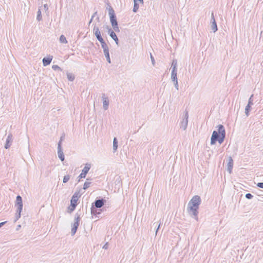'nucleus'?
Here are the masks:
<instances>
[{"label": "nucleus", "instance_id": "obj_17", "mask_svg": "<svg viewBox=\"0 0 263 263\" xmlns=\"http://www.w3.org/2000/svg\"><path fill=\"white\" fill-rule=\"evenodd\" d=\"M110 32V34H109V35L111 37V39H112L115 42H116V44L118 45H119V40H118V38L117 37V36L116 35V34L115 33V31H109Z\"/></svg>", "mask_w": 263, "mask_h": 263}, {"label": "nucleus", "instance_id": "obj_20", "mask_svg": "<svg viewBox=\"0 0 263 263\" xmlns=\"http://www.w3.org/2000/svg\"><path fill=\"white\" fill-rule=\"evenodd\" d=\"M134 5L133 11L134 12L136 13L137 12L138 10L139 9V8L137 0H134Z\"/></svg>", "mask_w": 263, "mask_h": 263}, {"label": "nucleus", "instance_id": "obj_39", "mask_svg": "<svg viewBox=\"0 0 263 263\" xmlns=\"http://www.w3.org/2000/svg\"><path fill=\"white\" fill-rule=\"evenodd\" d=\"M151 60H152V64H153V65H155V61L154 58L153 57V55H152V54H151Z\"/></svg>", "mask_w": 263, "mask_h": 263}, {"label": "nucleus", "instance_id": "obj_47", "mask_svg": "<svg viewBox=\"0 0 263 263\" xmlns=\"http://www.w3.org/2000/svg\"><path fill=\"white\" fill-rule=\"evenodd\" d=\"M97 12H95V13L93 14L92 16H93V17H95V16H96V15L97 14Z\"/></svg>", "mask_w": 263, "mask_h": 263}, {"label": "nucleus", "instance_id": "obj_1", "mask_svg": "<svg viewBox=\"0 0 263 263\" xmlns=\"http://www.w3.org/2000/svg\"><path fill=\"white\" fill-rule=\"evenodd\" d=\"M201 202V200L200 196L195 195L192 197L188 203L187 209V212L196 220H198V210Z\"/></svg>", "mask_w": 263, "mask_h": 263}, {"label": "nucleus", "instance_id": "obj_19", "mask_svg": "<svg viewBox=\"0 0 263 263\" xmlns=\"http://www.w3.org/2000/svg\"><path fill=\"white\" fill-rule=\"evenodd\" d=\"M100 42V43L101 44V47H102V49L103 50V52L107 51V50H109L108 46L106 44V43H105V42L104 41V40H103V41H101Z\"/></svg>", "mask_w": 263, "mask_h": 263}, {"label": "nucleus", "instance_id": "obj_21", "mask_svg": "<svg viewBox=\"0 0 263 263\" xmlns=\"http://www.w3.org/2000/svg\"><path fill=\"white\" fill-rule=\"evenodd\" d=\"M118 148V140L116 138H114L113 140V152H115Z\"/></svg>", "mask_w": 263, "mask_h": 263}, {"label": "nucleus", "instance_id": "obj_26", "mask_svg": "<svg viewBox=\"0 0 263 263\" xmlns=\"http://www.w3.org/2000/svg\"><path fill=\"white\" fill-rule=\"evenodd\" d=\"M60 42L61 43L66 44L67 43V41L64 35H61L60 36Z\"/></svg>", "mask_w": 263, "mask_h": 263}, {"label": "nucleus", "instance_id": "obj_3", "mask_svg": "<svg viewBox=\"0 0 263 263\" xmlns=\"http://www.w3.org/2000/svg\"><path fill=\"white\" fill-rule=\"evenodd\" d=\"M23 206L22 197L20 195H17L15 202V206L17 208L15 216V222H16L21 217V213L23 209Z\"/></svg>", "mask_w": 263, "mask_h": 263}, {"label": "nucleus", "instance_id": "obj_34", "mask_svg": "<svg viewBox=\"0 0 263 263\" xmlns=\"http://www.w3.org/2000/svg\"><path fill=\"white\" fill-rule=\"evenodd\" d=\"M253 97V95H252L250 96V98L249 99L248 103L247 105H249L251 106V105H252L253 104V99H252Z\"/></svg>", "mask_w": 263, "mask_h": 263}, {"label": "nucleus", "instance_id": "obj_42", "mask_svg": "<svg viewBox=\"0 0 263 263\" xmlns=\"http://www.w3.org/2000/svg\"><path fill=\"white\" fill-rule=\"evenodd\" d=\"M44 10H45V11H48V7L47 4H44Z\"/></svg>", "mask_w": 263, "mask_h": 263}, {"label": "nucleus", "instance_id": "obj_40", "mask_svg": "<svg viewBox=\"0 0 263 263\" xmlns=\"http://www.w3.org/2000/svg\"><path fill=\"white\" fill-rule=\"evenodd\" d=\"M257 186L260 188L263 189V182H258Z\"/></svg>", "mask_w": 263, "mask_h": 263}, {"label": "nucleus", "instance_id": "obj_13", "mask_svg": "<svg viewBox=\"0 0 263 263\" xmlns=\"http://www.w3.org/2000/svg\"><path fill=\"white\" fill-rule=\"evenodd\" d=\"M102 100L103 108L105 110H107L108 108L109 100L108 98L105 97V95L104 93L102 95Z\"/></svg>", "mask_w": 263, "mask_h": 263}, {"label": "nucleus", "instance_id": "obj_45", "mask_svg": "<svg viewBox=\"0 0 263 263\" xmlns=\"http://www.w3.org/2000/svg\"><path fill=\"white\" fill-rule=\"evenodd\" d=\"M93 16H92L91 18V19H90V21L89 22V24H90L91 23V22H92V21L93 20Z\"/></svg>", "mask_w": 263, "mask_h": 263}, {"label": "nucleus", "instance_id": "obj_4", "mask_svg": "<svg viewBox=\"0 0 263 263\" xmlns=\"http://www.w3.org/2000/svg\"><path fill=\"white\" fill-rule=\"evenodd\" d=\"M108 5L109 6V16L110 22L112 26L113 25L118 24V22L114 9L109 4H108Z\"/></svg>", "mask_w": 263, "mask_h": 263}, {"label": "nucleus", "instance_id": "obj_2", "mask_svg": "<svg viewBox=\"0 0 263 263\" xmlns=\"http://www.w3.org/2000/svg\"><path fill=\"white\" fill-rule=\"evenodd\" d=\"M218 131L214 130L211 138V144L214 145L218 141L219 144H221L226 137V130L224 126L219 124L218 125Z\"/></svg>", "mask_w": 263, "mask_h": 263}, {"label": "nucleus", "instance_id": "obj_41", "mask_svg": "<svg viewBox=\"0 0 263 263\" xmlns=\"http://www.w3.org/2000/svg\"><path fill=\"white\" fill-rule=\"evenodd\" d=\"M108 242H106L103 247V249H104L105 250L107 249H108Z\"/></svg>", "mask_w": 263, "mask_h": 263}, {"label": "nucleus", "instance_id": "obj_6", "mask_svg": "<svg viewBox=\"0 0 263 263\" xmlns=\"http://www.w3.org/2000/svg\"><path fill=\"white\" fill-rule=\"evenodd\" d=\"M188 111L187 110H185L183 119H182V121L180 123V128H182L183 130H185L187 128L188 124Z\"/></svg>", "mask_w": 263, "mask_h": 263}, {"label": "nucleus", "instance_id": "obj_25", "mask_svg": "<svg viewBox=\"0 0 263 263\" xmlns=\"http://www.w3.org/2000/svg\"><path fill=\"white\" fill-rule=\"evenodd\" d=\"M104 53L105 58H106V60L107 61V62L109 63H111V61H110V57H109V50H107V51H104Z\"/></svg>", "mask_w": 263, "mask_h": 263}, {"label": "nucleus", "instance_id": "obj_12", "mask_svg": "<svg viewBox=\"0 0 263 263\" xmlns=\"http://www.w3.org/2000/svg\"><path fill=\"white\" fill-rule=\"evenodd\" d=\"M93 30L96 38L99 42L104 40L101 36V32L100 31V30L98 27L95 26L93 28Z\"/></svg>", "mask_w": 263, "mask_h": 263}, {"label": "nucleus", "instance_id": "obj_24", "mask_svg": "<svg viewBox=\"0 0 263 263\" xmlns=\"http://www.w3.org/2000/svg\"><path fill=\"white\" fill-rule=\"evenodd\" d=\"M177 61L176 59H174L173 60V62L172 63V65H171L172 69L177 70Z\"/></svg>", "mask_w": 263, "mask_h": 263}, {"label": "nucleus", "instance_id": "obj_11", "mask_svg": "<svg viewBox=\"0 0 263 263\" xmlns=\"http://www.w3.org/2000/svg\"><path fill=\"white\" fill-rule=\"evenodd\" d=\"M211 29L212 30L213 32H215L217 31V24L213 14V13H212L211 15Z\"/></svg>", "mask_w": 263, "mask_h": 263}, {"label": "nucleus", "instance_id": "obj_37", "mask_svg": "<svg viewBox=\"0 0 263 263\" xmlns=\"http://www.w3.org/2000/svg\"><path fill=\"white\" fill-rule=\"evenodd\" d=\"M173 82H174L175 87L176 88V89L177 90H178L179 85H178V80L174 81Z\"/></svg>", "mask_w": 263, "mask_h": 263}, {"label": "nucleus", "instance_id": "obj_30", "mask_svg": "<svg viewBox=\"0 0 263 263\" xmlns=\"http://www.w3.org/2000/svg\"><path fill=\"white\" fill-rule=\"evenodd\" d=\"M114 30L116 32H120V29L118 27V24L112 25Z\"/></svg>", "mask_w": 263, "mask_h": 263}, {"label": "nucleus", "instance_id": "obj_15", "mask_svg": "<svg viewBox=\"0 0 263 263\" xmlns=\"http://www.w3.org/2000/svg\"><path fill=\"white\" fill-rule=\"evenodd\" d=\"M52 60V56L49 55L48 57H45L43 59V64L46 66L50 64Z\"/></svg>", "mask_w": 263, "mask_h": 263}, {"label": "nucleus", "instance_id": "obj_29", "mask_svg": "<svg viewBox=\"0 0 263 263\" xmlns=\"http://www.w3.org/2000/svg\"><path fill=\"white\" fill-rule=\"evenodd\" d=\"M251 105H247L246 106V108H245V114L246 115V116L248 117L249 115V111L251 109Z\"/></svg>", "mask_w": 263, "mask_h": 263}, {"label": "nucleus", "instance_id": "obj_35", "mask_svg": "<svg viewBox=\"0 0 263 263\" xmlns=\"http://www.w3.org/2000/svg\"><path fill=\"white\" fill-rule=\"evenodd\" d=\"M245 197L248 199H251L253 198V196L251 193H247L245 195Z\"/></svg>", "mask_w": 263, "mask_h": 263}, {"label": "nucleus", "instance_id": "obj_5", "mask_svg": "<svg viewBox=\"0 0 263 263\" xmlns=\"http://www.w3.org/2000/svg\"><path fill=\"white\" fill-rule=\"evenodd\" d=\"M80 221V215L78 214H76V216L74 218V222L71 225L72 228H71V233L72 236L76 234V233L77 231L78 228L79 226Z\"/></svg>", "mask_w": 263, "mask_h": 263}, {"label": "nucleus", "instance_id": "obj_27", "mask_svg": "<svg viewBox=\"0 0 263 263\" xmlns=\"http://www.w3.org/2000/svg\"><path fill=\"white\" fill-rule=\"evenodd\" d=\"M67 79L70 81H73L75 78L74 76L70 73H67Z\"/></svg>", "mask_w": 263, "mask_h": 263}, {"label": "nucleus", "instance_id": "obj_38", "mask_svg": "<svg viewBox=\"0 0 263 263\" xmlns=\"http://www.w3.org/2000/svg\"><path fill=\"white\" fill-rule=\"evenodd\" d=\"M65 134L63 133L62 136H61L60 140L59 142H61V145L62 146V141L65 139Z\"/></svg>", "mask_w": 263, "mask_h": 263}, {"label": "nucleus", "instance_id": "obj_32", "mask_svg": "<svg viewBox=\"0 0 263 263\" xmlns=\"http://www.w3.org/2000/svg\"><path fill=\"white\" fill-rule=\"evenodd\" d=\"M52 68L54 70H60V71H62V69L57 65H53L52 66Z\"/></svg>", "mask_w": 263, "mask_h": 263}, {"label": "nucleus", "instance_id": "obj_46", "mask_svg": "<svg viewBox=\"0 0 263 263\" xmlns=\"http://www.w3.org/2000/svg\"><path fill=\"white\" fill-rule=\"evenodd\" d=\"M108 4H109V5H110L109 3H107V7H106V9H107V10L109 11V6H108Z\"/></svg>", "mask_w": 263, "mask_h": 263}, {"label": "nucleus", "instance_id": "obj_23", "mask_svg": "<svg viewBox=\"0 0 263 263\" xmlns=\"http://www.w3.org/2000/svg\"><path fill=\"white\" fill-rule=\"evenodd\" d=\"M96 208L94 207L93 205L91 206V213L92 215H97V214H100V212H98L97 210L96 209Z\"/></svg>", "mask_w": 263, "mask_h": 263}, {"label": "nucleus", "instance_id": "obj_28", "mask_svg": "<svg viewBox=\"0 0 263 263\" xmlns=\"http://www.w3.org/2000/svg\"><path fill=\"white\" fill-rule=\"evenodd\" d=\"M88 180H89V179L87 178L86 179V182L84 183V184L83 185V189L84 190H86L87 189H88L90 186L91 182H88Z\"/></svg>", "mask_w": 263, "mask_h": 263}, {"label": "nucleus", "instance_id": "obj_8", "mask_svg": "<svg viewBox=\"0 0 263 263\" xmlns=\"http://www.w3.org/2000/svg\"><path fill=\"white\" fill-rule=\"evenodd\" d=\"M105 202L106 200L103 198H102L101 199H96L95 201V202L92 204V205H93L94 207L96 208H101L104 205Z\"/></svg>", "mask_w": 263, "mask_h": 263}, {"label": "nucleus", "instance_id": "obj_10", "mask_svg": "<svg viewBox=\"0 0 263 263\" xmlns=\"http://www.w3.org/2000/svg\"><path fill=\"white\" fill-rule=\"evenodd\" d=\"M13 141V136L11 134H9L6 138L5 148L6 149L9 148L12 144Z\"/></svg>", "mask_w": 263, "mask_h": 263}, {"label": "nucleus", "instance_id": "obj_16", "mask_svg": "<svg viewBox=\"0 0 263 263\" xmlns=\"http://www.w3.org/2000/svg\"><path fill=\"white\" fill-rule=\"evenodd\" d=\"M77 201H78L77 196H75L74 195H73V196L71 199V201H70L71 206L72 207V209H71V210L73 211L76 208V207L77 206Z\"/></svg>", "mask_w": 263, "mask_h": 263}, {"label": "nucleus", "instance_id": "obj_7", "mask_svg": "<svg viewBox=\"0 0 263 263\" xmlns=\"http://www.w3.org/2000/svg\"><path fill=\"white\" fill-rule=\"evenodd\" d=\"M90 167H91V164L90 163H86L85 164L84 167L82 170V173L78 176L79 181H80V180L81 178H85L87 174L88 173V171L90 169Z\"/></svg>", "mask_w": 263, "mask_h": 263}, {"label": "nucleus", "instance_id": "obj_18", "mask_svg": "<svg viewBox=\"0 0 263 263\" xmlns=\"http://www.w3.org/2000/svg\"><path fill=\"white\" fill-rule=\"evenodd\" d=\"M177 70L172 69L171 79L172 81L178 80L177 77Z\"/></svg>", "mask_w": 263, "mask_h": 263}, {"label": "nucleus", "instance_id": "obj_33", "mask_svg": "<svg viewBox=\"0 0 263 263\" xmlns=\"http://www.w3.org/2000/svg\"><path fill=\"white\" fill-rule=\"evenodd\" d=\"M161 223H159L158 224L157 223H154L153 224V226H155V227L156 228L157 227V229H156V235H157V232L159 229V228H160V226Z\"/></svg>", "mask_w": 263, "mask_h": 263}, {"label": "nucleus", "instance_id": "obj_36", "mask_svg": "<svg viewBox=\"0 0 263 263\" xmlns=\"http://www.w3.org/2000/svg\"><path fill=\"white\" fill-rule=\"evenodd\" d=\"M104 28L107 30V31H108V34H110V32L109 31H114L108 25H106L104 26Z\"/></svg>", "mask_w": 263, "mask_h": 263}, {"label": "nucleus", "instance_id": "obj_44", "mask_svg": "<svg viewBox=\"0 0 263 263\" xmlns=\"http://www.w3.org/2000/svg\"><path fill=\"white\" fill-rule=\"evenodd\" d=\"M137 1H139L140 3L143 4L144 2L143 0H137Z\"/></svg>", "mask_w": 263, "mask_h": 263}, {"label": "nucleus", "instance_id": "obj_9", "mask_svg": "<svg viewBox=\"0 0 263 263\" xmlns=\"http://www.w3.org/2000/svg\"><path fill=\"white\" fill-rule=\"evenodd\" d=\"M58 157L59 158L61 161H63L64 160L65 157L62 150V146L61 145V142H58Z\"/></svg>", "mask_w": 263, "mask_h": 263}, {"label": "nucleus", "instance_id": "obj_43", "mask_svg": "<svg viewBox=\"0 0 263 263\" xmlns=\"http://www.w3.org/2000/svg\"><path fill=\"white\" fill-rule=\"evenodd\" d=\"M7 222V221H4V222H1L0 223V228L3 226Z\"/></svg>", "mask_w": 263, "mask_h": 263}, {"label": "nucleus", "instance_id": "obj_14", "mask_svg": "<svg viewBox=\"0 0 263 263\" xmlns=\"http://www.w3.org/2000/svg\"><path fill=\"white\" fill-rule=\"evenodd\" d=\"M233 167V160L231 157L228 158V162L227 164V170L229 173H231Z\"/></svg>", "mask_w": 263, "mask_h": 263}, {"label": "nucleus", "instance_id": "obj_22", "mask_svg": "<svg viewBox=\"0 0 263 263\" xmlns=\"http://www.w3.org/2000/svg\"><path fill=\"white\" fill-rule=\"evenodd\" d=\"M36 20L39 22L41 21L42 20L41 10L40 8H39L38 11L37 12Z\"/></svg>", "mask_w": 263, "mask_h": 263}, {"label": "nucleus", "instance_id": "obj_31", "mask_svg": "<svg viewBox=\"0 0 263 263\" xmlns=\"http://www.w3.org/2000/svg\"><path fill=\"white\" fill-rule=\"evenodd\" d=\"M69 179H70V175H65L63 178V183L67 182L68 181V180H69Z\"/></svg>", "mask_w": 263, "mask_h": 263}]
</instances>
